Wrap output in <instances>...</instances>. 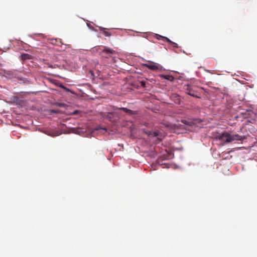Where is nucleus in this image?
I'll list each match as a JSON object with an SVG mask.
<instances>
[{
	"label": "nucleus",
	"instance_id": "obj_1",
	"mask_svg": "<svg viewBox=\"0 0 257 257\" xmlns=\"http://www.w3.org/2000/svg\"><path fill=\"white\" fill-rule=\"evenodd\" d=\"M115 54L116 52L115 50L106 46L102 47V48L100 49V51L99 52V55L105 58H110Z\"/></svg>",
	"mask_w": 257,
	"mask_h": 257
},
{
	"label": "nucleus",
	"instance_id": "obj_2",
	"mask_svg": "<svg viewBox=\"0 0 257 257\" xmlns=\"http://www.w3.org/2000/svg\"><path fill=\"white\" fill-rule=\"evenodd\" d=\"M215 138L225 143L231 142V135L226 132L218 134L215 137Z\"/></svg>",
	"mask_w": 257,
	"mask_h": 257
},
{
	"label": "nucleus",
	"instance_id": "obj_3",
	"mask_svg": "<svg viewBox=\"0 0 257 257\" xmlns=\"http://www.w3.org/2000/svg\"><path fill=\"white\" fill-rule=\"evenodd\" d=\"M185 90L187 94L194 97H199L197 95V92L195 91L193 87L189 85H186L185 86Z\"/></svg>",
	"mask_w": 257,
	"mask_h": 257
},
{
	"label": "nucleus",
	"instance_id": "obj_4",
	"mask_svg": "<svg viewBox=\"0 0 257 257\" xmlns=\"http://www.w3.org/2000/svg\"><path fill=\"white\" fill-rule=\"evenodd\" d=\"M245 139L244 136H241L238 134L231 135V142L234 140L243 141Z\"/></svg>",
	"mask_w": 257,
	"mask_h": 257
},
{
	"label": "nucleus",
	"instance_id": "obj_5",
	"mask_svg": "<svg viewBox=\"0 0 257 257\" xmlns=\"http://www.w3.org/2000/svg\"><path fill=\"white\" fill-rule=\"evenodd\" d=\"M144 66L152 70H156L158 69V67L153 63L145 64Z\"/></svg>",
	"mask_w": 257,
	"mask_h": 257
},
{
	"label": "nucleus",
	"instance_id": "obj_6",
	"mask_svg": "<svg viewBox=\"0 0 257 257\" xmlns=\"http://www.w3.org/2000/svg\"><path fill=\"white\" fill-rule=\"evenodd\" d=\"M20 57L22 61H25L31 59L32 58V56L27 53H23L21 55Z\"/></svg>",
	"mask_w": 257,
	"mask_h": 257
},
{
	"label": "nucleus",
	"instance_id": "obj_7",
	"mask_svg": "<svg viewBox=\"0 0 257 257\" xmlns=\"http://www.w3.org/2000/svg\"><path fill=\"white\" fill-rule=\"evenodd\" d=\"M100 30L101 32H102L103 34L106 36V37H110L112 35H114V33H112L110 32L106 31V29L103 27H100Z\"/></svg>",
	"mask_w": 257,
	"mask_h": 257
},
{
	"label": "nucleus",
	"instance_id": "obj_8",
	"mask_svg": "<svg viewBox=\"0 0 257 257\" xmlns=\"http://www.w3.org/2000/svg\"><path fill=\"white\" fill-rule=\"evenodd\" d=\"M165 39V40L168 42L170 45H172L174 48H178V45L177 43L173 42V41H171L169 38L167 37H164Z\"/></svg>",
	"mask_w": 257,
	"mask_h": 257
},
{
	"label": "nucleus",
	"instance_id": "obj_9",
	"mask_svg": "<svg viewBox=\"0 0 257 257\" xmlns=\"http://www.w3.org/2000/svg\"><path fill=\"white\" fill-rule=\"evenodd\" d=\"M119 109H121V110H123V111H124L126 113H130V114H135L136 113H134L133 112V110H131V109H129L127 108H125V107H121V108H119Z\"/></svg>",
	"mask_w": 257,
	"mask_h": 257
},
{
	"label": "nucleus",
	"instance_id": "obj_10",
	"mask_svg": "<svg viewBox=\"0 0 257 257\" xmlns=\"http://www.w3.org/2000/svg\"><path fill=\"white\" fill-rule=\"evenodd\" d=\"M163 77H164V78L165 79L168 80H169V81H173V80H174V78L173 76H171V75H164V76H163Z\"/></svg>",
	"mask_w": 257,
	"mask_h": 257
},
{
	"label": "nucleus",
	"instance_id": "obj_11",
	"mask_svg": "<svg viewBox=\"0 0 257 257\" xmlns=\"http://www.w3.org/2000/svg\"><path fill=\"white\" fill-rule=\"evenodd\" d=\"M59 87L63 88V89H64L65 90H66L67 91H70V90L68 88H67V87H66L62 84H60Z\"/></svg>",
	"mask_w": 257,
	"mask_h": 257
},
{
	"label": "nucleus",
	"instance_id": "obj_12",
	"mask_svg": "<svg viewBox=\"0 0 257 257\" xmlns=\"http://www.w3.org/2000/svg\"><path fill=\"white\" fill-rule=\"evenodd\" d=\"M164 37H164V36H162L159 35H157V36H156V38H157L158 39H159V40H160V39H163V40H165V39L164 38Z\"/></svg>",
	"mask_w": 257,
	"mask_h": 257
},
{
	"label": "nucleus",
	"instance_id": "obj_13",
	"mask_svg": "<svg viewBox=\"0 0 257 257\" xmlns=\"http://www.w3.org/2000/svg\"><path fill=\"white\" fill-rule=\"evenodd\" d=\"M140 83H141V85L142 87H146V82L145 81H142L140 82Z\"/></svg>",
	"mask_w": 257,
	"mask_h": 257
},
{
	"label": "nucleus",
	"instance_id": "obj_14",
	"mask_svg": "<svg viewBox=\"0 0 257 257\" xmlns=\"http://www.w3.org/2000/svg\"><path fill=\"white\" fill-rule=\"evenodd\" d=\"M159 133L158 132H153L152 133V136L153 137H157L158 136Z\"/></svg>",
	"mask_w": 257,
	"mask_h": 257
},
{
	"label": "nucleus",
	"instance_id": "obj_15",
	"mask_svg": "<svg viewBox=\"0 0 257 257\" xmlns=\"http://www.w3.org/2000/svg\"><path fill=\"white\" fill-rule=\"evenodd\" d=\"M152 133L153 132L151 131L146 132V134L149 137L152 136Z\"/></svg>",
	"mask_w": 257,
	"mask_h": 257
},
{
	"label": "nucleus",
	"instance_id": "obj_16",
	"mask_svg": "<svg viewBox=\"0 0 257 257\" xmlns=\"http://www.w3.org/2000/svg\"><path fill=\"white\" fill-rule=\"evenodd\" d=\"M205 71H206V72H208V73H211V74H213V73H213V72H212L211 71L209 70H205Z\"/></svg>",
	"mask_w": 257,
	"mask_h": 257
},
{
	"label": "nucleus",
	"instance_id": "obj_17",
	"mask_svg": "<svg viewBox=\"0 0 257 257\" xmlns=\"http://www.w3.org/2000/svg\"><path fill=\"white\" fill-rule=\"evenodd\" d=\"M2 66V65H1V64H0V66Z\"/></svg>",
	"mask_w": 257,
	"mask_h": 257
}]
</instances>
